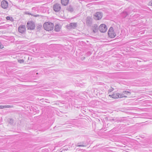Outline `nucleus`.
I'll use <instances>...</instances> for the list:
<instances>
[{"instance_id":"1","label":"nucleus","mask_w":152,"mask_h":152,"mask_svg":"<svg viewBox=\"0 0 152 152\" xmlns=\"http://www.w3.org/2000/svg\"><path fill=\"white\" fill-rule=\"evenodd\" d=\"M53 24L50 22H46L43 25L44 29L48 31L52 30L53 28Z\"/></svg>"},{"instance_id":"2","label":"nucleus","mask_w":152,"mask_h":152,"mask_svg":"<svg viewBox=\"0 0 152 152\" xmlns=\"http://www.w3.org/2000/svg\"><path fill=\"white\" fill-rule=\"evenodd\" d=\"M35 27V23L32 21H30L27 23V27L28 29L33 30Z\"/></svg>"},{"instance_id":"3","label":"nucleus","mask_w":152,"mask_h":152,"mask_svg":"<svg viewBox=\"0 0 152 152\" xmlns=\"http://www.w3.org/2000/svg\"><path fill=\"white\" fill-rule=\"evenodd\" d=\"M108 34L109 37L111 38H114L116 36V34L113 32V28L112 27L109 29Z\"/></svg>"},{"instance_id":"4","label":"nucleus","mask_w":152,"mask_h":152,"mask_svg":"<svg viewBox=\"0 0 152 152\" xmlns=\"http://www.w3.org/2000/svg\"><path fill=\"white\" fill-rule=\"evenodd\" d=\"M99 30L101 32L104 33L107 31V28L105 24H102L99 26Z\"/></svg>"},{"instance_id":"5","label":"nucleus","mask_w":152,"mask_h":152,"mask_svg":"<svg viewBox=\"0 0 152 152\" xmlns=\"http://www.w3.org/2000/svg\"><path fill=\"white\" fill-rule=\"evenodd\" d=\"M102 17V15L101 12H96L94 17V18L96 20L100 19Z\"/></svg>"},{"instance_id":"6","label":"nucleus","mask_w":152,"mask_h":152,"mask_svg":"<svg viewBox=\"0 0 152 152\" xmlns=\"http://www.w3.org/2000/svg\"><path fill=\"white\" fill-rule=\"evenodd\" d=\"M26 26L25 25H20L18 28L19 32L21 33H23L26 31Z\"/></svg>"},{"instance_id":"7","label":"nucleus","mask_w":152,"mask_h":152,"mask_svg":"<svg viewBox=\"0 0 152 152\" xmlns=\"http://www.w3.org/2000/svg\"><path fill=\"white\" fill-rule=\"evenodd\" d=\"M77 23H70L67 25V28L68 29L75 28L77 27Z\"/></svg>"},{"instance_id":"8","label":"nucleus","mask_w":152,"mask_h":152,"mask_svg":"<svg viewBox=\"0 0 152 152\" xmlns=\"http://www.w3.org/2000/svg\"><path fill=\"white\" fill-rule=\"evenodd\" d=\"M131 93L127 91H123L122 94H121L120 97L122 98L123 97H126L127 96L126 95L129 96L130 95Z\"/></svg>"},{"instance_id":"9","label":"nucleus","mask_w":152,"mask_h":152,"mask_svg":"<svg viewBox=\"0 0 152 152\" xmlns=\"http://www.w3.org/2000/svg\"><path fill=\"white\" fill-rule=\"evenodd\" d=\"M1 6L3 9H7L8 7V2L5 0H3L1 2Z\"/></svg>"},{"instance_id":"10","label":"nucleus","mask_w":152,"mask_h":152,"mask_svg":"<svg viewBox=\"0 0 152 152\" xmlns=\"http://www.w3.org/2000/svg\"><path fill=\"white\" fill-rule=\"evenodd\" d=\"M61 8L60 5L56 4L54 5L53 6V9L54 11L56 12L59 11Z\"/></svg>"},{"instance_id":"11","label":"nucleus","mask_w":152,"mask_h":152,"mask_svg":"<svg viewBox=\"0 0 152 152\" xmlns=\"http://www.w3.org/2000/svg\"><path fill=\"white\" fill-rule=\"evenodd\" d=\"M121 94L119 93H114L112 95H109V96L112 98L116 99L120 97Z\"/></svg>"},{"instance_id":"12","label":"nucleus","mask_w":152,"mask_h":152,"mask_svg":"<svg viewBox=\"0 0 152 152\" xmlns=\"http://www.w3.org/2000/svg\"><path fill=\"white\" fill-rule=\"evenodd\" d=\"M86 23L88 26H91L92 24V19L90 17H88L86 19Z\"/></svg>"},{"instance_id":"13","label":"nucleus","mask_w":152,"mask_h":152,"mask_svg":"<svg viewBox=\"0 0 152 152\" xmlns=\"http://www.w3.org/2000/svg\"><path fill=\"white\" fill-rule=\"evenodd\" d=\"M98 27V26L96 24H94L92 26L91 29L94 33H95L97 31Z\"/></svg>"},{"instance_id":"14","label":"nucleus","mask_w":152,"mask_h":152,"mask_svg":"<svg viewBox=\"0 0 152 152\" xmlns=\"http://www.w3.org/2000/svg\"><path fill=\"white\" fill-rule=\"evenodd\" d=\"M69 0H61V3L62 5L66 6L69 3Z\"/></svg>"},{"instance_id":"15","label":"nucleus","mask_w":152,"mask_h":152,"mask_svg":"<svg viewBox=\"0 0 152 152\" xmlns=\"http://www.w3.org/2000/svg\"><path fill=\"white\" fill-rule=\"evenodd\" d=\"M13 107L12 105H0V109H2L6 108H10Z\"/></svg>"},{"instance_id":"16","label":"nucleus","mask_w":152,"mask_h":152,"mask_svg":"<svg viewBox=\"0 0 152 152\" xmlns=\"http://www.w3.org/2000/svg\"><path fill=\"white\" fill-rule=\"evenodd\" d=\"M60 27L58 25H56L54 28V30L56 31H60Z\"/></svg>"},{"instance_id":"17","label":"nucleus","mask_w":152,"mask_h":152,"mask_svg":"<svg viewBox=\"0 0 152 152\" xmlns=\"http://www.w3.org/2000/svg\"><path fill=\"white\" fill-rule=\"evenodd\" d=\"M67 10L70 12H72L74 10L72 6L69 5L67 8Z\"/></svg>"},{"instance_id":"18","label":"nucleus","mask_w":152,"mask_h":152,"mask_svg":"<svg viewBox=\"0 0 152 152\" xmlns=\"http://www.w3.org/2000/svg\"><path fill=\"white\" fill-rule=\"evenodd\" d=\"M122 15L123 17L125 18L128 15V13L126 12H124L122 13Z\"/></svg>"},{"instance_id":"19","label":"nucleus","mask_w":152,"mask_h":152,"mask_svg":"<svg viewBox=\"0 0 152 152\" xmlns=\"http://www.w3.org/2000/svg\"><path fill=\"white\" fill-rule=\"evenodd\" d=\"M8 123L11 125L13 124L14 123L13 120L12 119H9L8 120Z\"/></svg>"},{"instance_id":"20","label":"nucleus","mask_w":152,"mask_h":152,"mask_svg":"<svg viewBox=\"0 0 152 152\" xmlns=\"http://www.w3.org/2000/svg\"><path fill=\"white\" fill-rule=\"evenodd\" d=\"M6 18L7 20H10L11 21H12L13 20V18L12 17L7 16L6 17Z\"/></svg>"},{"instance_id":"21","label":"nucleus","mask_w":152,"mask_h":152,"mask_svg":"<svg viewBox=\"0 0 152 152\" xmlns=\"http://www.w3.org/2000/svg\"><path fill=\"white\" fill-rule=\"evenodd\" d=\"M18 61L20 63H22L24 62V60L23 59L19 60H18Z\"/></svg>"},{"instance_id":"22","label":"nucleus","mask_w":152,"mask_h":152,"mask_svg":"<svg viewBox=\"0 0 152 152\" xmlns=\"http://www.w3.org/2000/svg\"><path fill=\"white\" fill-rule=\"evenodd\" d=\"M77 146H80V147H84V146H85V145H81L79 143H78L77 144Z\"/></svg>"},{"instance_id":"23","label":"nucleus","mask_w":152,"mask_h":152,"mask_svg":"<svg viewBox=\"0 0 152 152\" xmlns=\"http://www.w3.org/2000/svg\"><path fill=\"white\" fill-rule=\"evenodd\" d=\"M4 48V45H2L0 42V48L2 49Z\"/></svg>"},{"instance_id":"24","label":"nucleus","mask_w":152,"mask_h":152,"mask_svg":"<svg viewBox=\"0 0 152 152\" xmlns=\"http://www.w3.org/2000/svg\"><path fill=\"white\" fill-rule=\"evenodd\" d=\"M113 88L112 89H111V90H109V92H111L112 91H113Z\"/></svg>"},{"instance_id":"25","label":"nucleus","mask_w":152,"mask_h":152,"mask_svg":"<svg viewBox=\"0 0 152 152\" xmlns=\"http://www.w3.org/2000/svg\"><path fill=\"white\" fill-rule=\"evenodd\" d=\"M150 4L152 6V0L151 1Z\"/></svg>"},{"instance_id":"26","label":"nucleus","mask_w":152,"mask_h":152,"mask_svg":"<svg viewBox=\"0 0 152 152\" xmlns=\"http://www.w3.org/2000/svg\"><path fill=\"white\" fill-rule=\"evenodd\" d=\"M38 16V15H34V16L35 17H37Z\"/></svg>"},{"instance_id":"27","label":"nucleus","mask_w":152,"mask_h":152,"mask_svg":"<svg viewBox=\"0 0 152 152\" xmlns=\"http://www.w3.org/2000/svg\"><path fill=\"white\" fill-rule=\"evenodd\" d=\"M83 59H84V58H85V57H83Z\"/></svg>"},{"instance_id":"28","label":"nucleus","mask_w":152,"mask_h":152,"mask_svg":"<svg viewBox=\"0 0 152 152\" xmlns=\"http://www.w3.org/2000/svg\"><path fill=\"white\" fill-rule=\"evenodd\" d=\"M83 59H84V58H85V57H83Z\"/></svg>"}]
</instances>
